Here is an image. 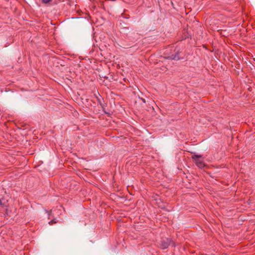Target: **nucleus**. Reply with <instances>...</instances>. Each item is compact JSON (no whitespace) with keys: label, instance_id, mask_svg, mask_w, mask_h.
<instances>
[{"label":"nucleus","instance_id":"1","mask_svg":"<svg viewBox=\"0 0 255 255\" xmlns=\"http://www.w3.org/2000/svg\"><path fill=\"white\" fill-rule=\"evenodd\" d=\"M169 246L175 247L176 246L175 243L170 239L165 238L163 239L160 244L161 248L163 249H167Z\"/></svg>","mask_w":255,"mask_h":255},{"label":"nucleus","instance_id":"2","mask_svg":"<svg viewBox=\"0 0 255 255\" xmlns=\"http://www.w3.org/2000/svg\"><path fill=\"white\" fill-rule=\"evenodd\" d=\"M192 158L199 167L202 168L204 166L203 159L201 155L194 154L192 155Z\"/></svg>","mask_w":255,"mask_h":255},{"label":"nucleus","instance_id":"3","mask_svg":"<svg viewBox=\"0 0 255 255\" xmlns=\"http://www.w3.org/2000/svg\"><path fill=\"white\" fill-rule=\"evenodd\" d=\"M170 59L172 60H178L179 59L178 55H172L169 57Z\"/></svg>","mask_w":255,"mask_h":255},{"label":"nucleus","instance_id":"4","mask_svg":"<svg viewBox=\"0 0 255 255\" xmlns=\"http://www.w3.org/2000/svg\"><path fill=\"white\" fill-rule=\"evenodd\" d=\"M52 0H42V2L43 3L47 4V3H49Z\"/></svg>","mask_w":255,"mask_h":255},{"label":"nucleus","instance_id":"5","mask_svg":"<svg viewBox=\"0 0 255 255\" xmlns=\"http://www.w3.org/2000/svg\"><path fill=\"white\" fill-rule=\"evenodd\" d=\"M4 200L2 199H0V205L2 206H4L5 205L4 202H3Z\"/></svg>","mask_w":255,"mask_h":255},{"label":"nucleus","instance_id":"6","mask_svg":"<svg viewBox=\"0 0 255 255\" xmlns=\"http://www.w3.org/2000/svg\"><path fill=\"white\" fill-rule=\"evenodd\" d=\"M53 222H54V221H50V222H49V224L50 225H52V223H53Z\"/></svg>","mask_w":255,"mask_h":255}]
</instances>
